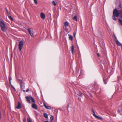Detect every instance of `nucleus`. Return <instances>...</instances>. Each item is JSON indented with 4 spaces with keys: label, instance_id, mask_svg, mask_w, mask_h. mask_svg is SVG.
Wrapping results in <instances>:
<instances>
[{
    "label": "nucleus",
    "instance_id": "nucleus-2",
    "mask_svg": "<svg viewBox=\"0 0 122 122\" xmlns=\"http://www.w3.org/2000/svg\"><path fill=\"white\" fill-rule=\"evenodd\" d=\"M0 26L1 30L5 32L7 29V25L3 20H1L0 21Z\"/></svg>",
    "mask_w": 122,
    "mask_h": 122
},
{
    "label": "nucleus",
    "instance_id": "nucleus-27",
    "mask_svg": "<svg viewBox=\"0 0 122 122\" xmlns=\"http://www.w3.org/2000/svg\"><path fill=\"white\" fill-rule=\"evenodd\" d=\"M44 106L46 108V107H47V106L44 103Z\"/></svg>",
    "mask_w": 122,
    "mask_h": 122
},
{
    "label": "nucleus",
    "instance_id": "nucleus-12",
    "mask_svg": "<svg viewBox=\"0 0 122 122\" xmlns=\"http://www.w3.org/2000/svg\"><path fill=\"white\" fill-rule=\"evenodd\" d=\"M71 52L73 54L74 51V47L73 45H72L71 47Z\"/></svg>",
    "mask_w": 122,
    "mask_h": 122
},
{
    "label": "nucleus",
    "instance_id": "nucleus-37",
    "mask_svg": "<svg viewBox=\"0 0 122 122\" xmlns=\"http://www.w3.org/2000/svg\"><path fill=\"white\" fill-rule=\"evenodd\" d=\"M71 41H72V39H70Z\"/></svg>",
    "mask_w": 122,
    "mask_h": 122
},
{
    "label": "nucleus",
    "instance_id": "nucleus-36",
    "mask_svg": "<svg viewBox=\"0 0 122 122\" xmlns=\"http://www.w3.org/2000/svg\"><path fill=\"white\" fill-rule=\"evenodd\" d=\"M45 122H49L47 121H46Z\"/></svg>",
    "mask_w": 122,
    "mask_h": 122
},
{
    "label": "nucleus",
    "instance_id": "nucleus-10",
    "mask_svg": "<svg viewBox=\"0 0 122 122\" xmlns=\"http://www.w3.org/2000/svg\"><path fill=\"white\" fill-rule=\"evenodd\" d=\"M93 115L97 118L100 119L101 120L102 119V118L101 117H99L98 116H97L95 114H93Z\"/></svg>",
    "mask_w": 122,
    "mask_h": 122
},
{
    "label": "nucleus",
    "instance_id": "nucleus-21",
    "mask_svg": "<svg viewBox=\"0 0 122 122\" xmlns=\"http://www.w3.org/2000/svg\"><path fill=\"white\" fill-rule=\"evenodd\" d=\"M50 118L51 120H52L53 119L54 117H53V116L52 115H51V117H50Z\"/></svg>",
    "mask_w": 122,
    "mask_h": 122
},
{
    "label": "nucleus",
    "instance_id": "nucleus-15",
    "mask_svg": "<svg viewBox=\"0 0 122 122\" xmlns=\"http://www.w3.org/2000/svg\"><path fill=\"white\" fill-rule=\"evenodd\" d=\"M27 120L28 122H32V120L29 118H27Z\"/></svg>",
    "mask_w": 122,
    "mask_h": 122
},
{
    "label": "nucleus",
    "instance_id": "nucleus-7",
    "mask_svg": "<svg viewBox=\"0 0 122 122\" xmlns=\"http://www.w3.org/2000/svg\"><path fill=\"white\" fill-rule=\"evenodd\" d=\"M19 81L20 83V86L22 88V87L23 86L24 84L23 83L22 81L21 80H19Z\"/></svg>",
    "mask_w": 122,
    "mask_h": 122
},
{
    "label": "nucleus",
    "instance_id": "nucleus-23",
    "mask_svg": "<svg viewBox=\"0 0 122 122\" xmlns=\"http://www.w3.org/2000/svg\"><path fill=\"white\" fill-rule=\"evenodd\" d=\"M34 2L36 4H37V2L36 0H33Z\"/></svg>",
    "mask_w": 122,
    "mask_h": 122
},
{
    "label": "nucleus",
    "instance_id": "nucleus-19",
    "mask_svg": "<svg viewBox=\"0 0 122 122\" xmlns=\"http://www.w3.org/2000/svg\"><path fill=\"white\" fill-rule=\"evenodd\" d=\"M8 17L12 21L13 20V19L11 17L10 15H8Z\"/></svg>",
    "mask_w": 122,
    "mask_h": 122
},
{
    "label": "nucleus",
    "instance_id": "nucleus-25",
    "mask_svg": "<svg viewBox=\"0 0 122 122\" xmlns=\"http://www.w3.org/2000/svg\"><path fill=\"white\" fill-rule=\"evenodd\" d=\"M9 81H10L11 80L12 78H11L10 77H9Z\"/></svg>",
    "mask_w": 122,
    "mask_h": 122
},
{
    "label": "nucleus",
    "instance_id": "nucleus-24",
    "mask_svg": "<svg viewBox=\"0 0 122 122\" xmlns=\"http://www.w3.org/2000/svg\"><path fill=\"white\" fill-rule=\"evenodd\" d=\"M26 119L25 118H24L23 119V121L24 122H26Z\"/></svg>",
    "mask_w": 122,
    "mask_h": 122
},
{
    "label": "nucleus",
    "instance_id": "nucleus-34",
    "mask_svg": "<svg viewBox=\"0 0 122 122\" xmlns=\"http://www.w3.org/2000/svg\"><path fill=\"white\" fill-rule=\"evenodd\" d=\"M9 82H10V84L11 85V82L10 81H9Z\"/></svg>",
    "mask_w": 122,
    "mask_h": 122
},
{
    "label": "nucleus",
    "instance_id": "nucleus-33",
    "mask_svg": "<svg viewBox=\"0 0 122 122\" xmlns=\"http://www.w3.org/2000/svg\"><path fill=\"white\" fill-rule=\"evenodd\" d=\"M92 111L93 113L94 114H95V112H94V110H92Z\"/></svg>",
    "mask_w": 122,
    "mask_h": 122
},
{
    "label": "nucleus",
    "instance_id": "nucleus-11",
    "mask_svg": "<svg viewBox=\"0 0 122 122\" xmlns=\"http://www.w3.org/2000/svg\"><path fill=\"white\" fill-rule=\"evenodd\" d=\"M21 107V105L20 103L19 102H18L17 106L16 107V108L18 109H19Z\"/></svg>",
    "mask_w": 122,
    "mask_h": 122
},
{
    "label": "nucleus",
    "instance_id": "nucleus-8",
    "mask_svg": "<svg viewBox=\"0 0 122 122\" xmlns=\"http://www.w3.org/2000/svg\"><path fill=\"white\" fill-rule=\"evenodd\" d=\"M69 23L67 21H66L64 23V28L65 27L69 26Z\"/></svg>",
    "mask_w": 122,
    "mask_h": 122
},
{
    "label": "nucleus",
    "instance_id": "nucleus-14",
    "mask_svg": "<svg viewBox=\"0 0 122 122\" xmlns=\"http://www.w3.org/2000/svg\"><path fill=\"white\" fill-rule=\"evenodd\" d=\"M73 19L74 20L76 21H77V17L76 16H75L74 17H73Z\"/></svg>",
    "mask_w": 122,
    "mask_h": 122
},
{
    "label": "nucleus",
    "instance_id": "nucleus-9",
    "mask_svg": "<svg viewBox=\"0 0 122 122\" xmlns=\"http://www.w3.org/2000/svg\"><path fill=\"white\" fill-rule=\"evenodd\" d=\"M40 16L41 18L43 19H44L45 18V15L43 13H41Z\"/></svg>",
    "mask_w": 122,
    "mask_h": 122
},
{
    "label": "nucleus",
    "instance_id": "nucleus-31",
    "mask_svg": "<svg viewBox=\"0 0 122 122\" xmlns=\"http://www.w3.org/2000/svg\"><path fill=\"white\" fill-rule=\"evenodd\" d=\"M103 79V80H104V82H105V84H106L107 83V82H105V80L104 79Z\"/></svg>",
    "mask_w": 122,
    "mask_h": 122
},
{
    "label": "nucleus",
    "instance_id": "nucleus-35",
    "mask_svg": "<svg viewBox=\"0 0 122 122\" xmlns=\"http://www.w3.org/2000/svg\"><path fill=\"white\" fill-rule=\"evenodd\" d=\"M118 112H119V113H120V111H119V110H118Z\"/></svg>",
    "mask_w": 122,
    "mask_h": 122
},
{
    "label": "nucleus",
    "instance_id": "nucleus-22",
    "mask_svg": "<svg viewBox=\"0 0 122 122\" xmlns=\"http://www.w3.org/2000/svg\"><path fill=\"white\" fill-rule=\"evenodd\" d=\"M115 17H116L115 16H113V15L112 17V18L114 20H116Z\"/></svg>",
    "mask_w": 122,
    "mask_h": 122
},
{
    "label": "nucleus",
    "instance_id": "nucleus-39",
    "mask_svg": "<svg viewBox=\"0 0 122 122\" xmlns=\"http://www.w3.org/2000/svg\"><path fill=\"white\" fill-rule=\"evenodd\" d=\"M121 17H122V15H121Z\"/></svg>",
    "mask_w": 122,
    "mask_h": 122
},
{
    "label": "nucleus",
    "instance_id": "nucleus-38",
    "mask_svg": "<svg viewBox=\"0 0 122 122\" xmlns=\"http://www.w3.org/2000/svg\"><path fill=\"white\" fill-rule=\"evenodd\" d=\"M1 118L0 117V119Z\"/></svg>",
    "mask_w": 122,
    "mask_h": 122
},
{
    "label": "nucleus",
    "instance_id": "nucleus-13",
    "mask_svg": "<svg viewBox=\"0 0 122 122\" xmlns=\"http://www.w3.org/2000/svg\"><path fill=\"white\" fill-rule=\"evenodd\" d=\"M44 116L46 118H48V116L47 115V114L46 113H44Z\"/></svg>",
    "mask_w": 122,
    "mask_h": 122
},
{
    "label": "nucleus",
    "instance_id": "nucleus-29",
    "mask_svg": "<svg viewBox=\"0 0 122 122\" xmlns=\"http://www.w3.org/2000/svg\"><path fill=\"white\" fill-rule=\"evenodd\" d=\"M29 91V89H27L26 90V92H28Z\"/></svg>",
    "mask_w": 122,
    "mask_h": 122
},
{
    "label": "nucleus",
    "instance_id": "nucleus-6",
    "mask_svg": "<svg viewBox=\"0 0 122 122\" xmlns=\"http://www.w3.org/2000/svg\"><path fill=\"white\" fill-rule=\"evenodd\" d=\"M28 31L30 34V35L32 37H34V35L32 32H31V30L30 28H28L27 30Z\"/></svg>",
    "mask_w": 122,
    "mask_h": 122
},
{
    "label": "nucleus",
    "instance_id": "nucleus-41",
    "mask_svg": "<svg viewBox=\"0 0 122 122\" xmlns=\"http://www.w3.org/2000/svg\"><path fill=\"white\" fill-rule=\"evenodd\" d=\"M50 122H52V121H51Z\"/></svg>",
    "mask_w": 122,
    "mask_h": 122
},
{
    "label": "nucleus",
    "instance_id": "nucleus-1",
    "mask_svg": "<svg viewBox=\"0 0 122 122\" xmlns=\"http://www.w3.org/2000/svg\"><path fill=\"white\" fill-rule=\"evenodd\" d=\"M26 98L27 101L29 103H30V100L32 101L33 103L32 105V107L35 109H37L36 105L35 104V101L32 97H26Z\"/></svg>",
    "mask_w": 122,
    "mask_h": 122
},
{
    "label": "nucleus",
    "instance_id": "nucleus-26",
    "mask_svg": "<svg viewBox=\"0 0 122 122\" xmlns=\"http://www.w3.org/2000/svg\"><path fill=\"white\" fill-rule=\"evenodd\" d=\"M6 12H7V14L8 15H9V14L8 12V11L6 9Z\"/></svg>",
    "mask_w": 122,
    "mask_h": 122
},
{
    "label": "nucleus",
    "instance_id": "nucleus-4",
    "mask_svg": "<svg viewBox=\"0 0 122 122\" xmlns=\"http://www.w3.org/2000/svg\"><path fill=\"white\" fill-rule=\"evenodd\" d=\"M113 15L116 17H118L119 14V12L118 10L116 9L114 10L113 11Z\"/></svg>",
    "mask_w": 122,
    "mask_h": 122
},
{
    "label": "nucleus",
    "instance_id": "nucleus-30",
    "mask_svg": "<svg viewBox=\"0 0 122 122\" xmlns=\"http://www.w3.org/2000/svg\"><path fill=\"white\" fill-rule=\"evenodd\" d=\"M11 86H12V87L15 90V88L12 86V85H11Z\"/></svg>",
    "mask_w": 122,
    "mask_h": 122
},
{
    "label": "nucleus",
    "instance_id": "nucleus-40",
    "mask_svg": "<svg viewBox=\"0 0 122 122\" xmlns=\"http://www.w3.org/2000/svg\"><path fill=\"white\" fill-rule=\"evenodd\" d=\"M23 91H24V92H25V91L24 90H23Z\"/></svg>",
    "mask_w": 122,
    "mask_h": 122
},
{
    "label": "nucleus",
    "instance_id": "nucleus-32",
    "mask_svg": "<svg viewBox=\"0 0 122 122\" xmlns=\"http://www.w3.org/2000/svg\"><path fill=\"white\" fill-rule=\"evenodd\" d=\"M73 34H74V37H75V33H73Z\"/></svg>",
    "mask_w": 122,
    "mask_h": 122
},
{
    "label": "nucleus",
    "instance_id": "nucleus-17",
    "mask_svg": "<svg viewBox=\"0 0 122 122\" xmlns=\"http://www.w3.org/2000/svg\"><path fill=\"white\" fill-rule=\"evenodd\" d=\"M119 22L122 25V20L120 19H119Z\"/></svg>",
    "mask_w": 122,
    "mask_h": 122
},
{
    "label": "nucleus",
    "instance_id": "nucleus-5",
    "mask_svg": "<svg viewBox=\"0 0 122 122\" xmlns=\"http://www.w3.org/2000/svg\"><path fill=\"white\" fill-rule=\"evenodd\" d=\"M115 41L116 42L117 45L119 46H121L122 47V44H121L118 41L117 39H115Z\"/></svg>",
    "mask_w": 122,
    "mask_h": 122
},
{
    "label": "nucleus",
    "instance_id": "nucleus-28",
    "mask_svg": "<svg viewBox=\"0 0 122 122\" xmlns=\"http://www.w3.org/2000/svg\"><path fill=\"white\" fill-rule=\"evenodd\" d=\"M97 55L99 57L100 56V55L98 53H97Z\"/></svg>",
    "mask_w": 122,
    "mask_h": 122
},
{
    "label": "nucleus",
    "instance_id": "nucleus-16",
    "mask_svg": "<svg viewBox=\"0 0 122 122\" xmlns=\"http://www.w3.org/2000/svg\"><path fill=\"white\" fill-rule=\"evenodd\" d=\"M67 35L68 36V37L69 38H73L72 36L69 34H68Z\"/></svg>",
    "mask_w": 122,
    "mask_h": 122
},
{
    "label": "nucleus",
    "instance_id": "nucleus-18",
    "mask_svg": "<svg viewBox=\"0 0 122 122\" xmlns=\"http://www.w3.org/2000/svg\"><path fill=\"white\" fill-rule=\"evenodd\" d=\"M52 4L53 5H54L55 6H56V3H55L54 1H53L52 2Z\"/></svg>",
    "mask_w": 122,
    "mask_h": 122
},
{
    "label": "nucleus",
    "instance_id": "nucleus-20",
    "mask_svg": "<svg viewBox=\"0 0 122 122\" xmlns=\"http://www.w3.org/2000/svg\"><path fill=\"white\" fill-rule=\"evenodd\" d=\"M46 108L48 109H51V108L50 106H47V107H46Z\"/></svg>",
    "mask_w": 122,
    "mask_h": 122
},
{
    "label": "nucleus",
    "instance_id": "nucleus-3",
    "mask_svg": "<svg viewBox=\"0 0 122 122\" xmlns=\"http://www.w3.org/2000/svg\"><path fill=\"white\" fill-rule=\"evenodd\" d=\"M24 45V43L23 41H19V43L18 45V49L19 51L20 52L22 49Z\"/></svg>",
    "mask_w": 122,
    "mask_h": 122
}]
</instances>
